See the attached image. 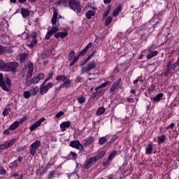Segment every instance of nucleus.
<instances>
[{
    "instance_id": "f257e3e1",
    "label": "nucleus",
    "mask_w": 179,
    "mask_h": 179,
    "mask_svg": "<svg viewBox=\"0 0 179 179\" xmlns=\"http://www.w3.org/2000/svg\"><path fill=\"white\" fill-rule=\"evenodd\" d=\"M19 64L17 62L5 63L3 60L0 61V69L6 71V72H16Z\"/></svg>"
},
{
    "instance_id": "f03ea898",
    "label": "nucleus",
    "mask_w": 179,
    "mask_h": 179,
    "mask_svg": "<svg viewBox=\"0 0 179 179\" xmlns=\"http://www.w3.org/2000/svg\"><path fill=\"white\" fill-rule=\"evenodd\" d=\"M69 7L71 10H74L77 13H80L82 12V6H80V1L77 0H69Z\"/></svg>"
},
{
    "instance_id": "7ed1b4c3",
    "label": "nucleus",
    "mask_w": 179,
    "mask_h": 179,
    "mask_svg": "<svg viewBox=\"0 0 179 179\" xmlns=\"http://www.w3.org/2000/svg\"><path fill=\"white\" fill-rule=\"evenodd\" d=\"M110 85V81H106L105 83L101 84L99 87L95 88V92L92 94V99H96V97H99L101 94L103 92V87H106Z\"/></svg>"
},
{
    "instance_id": "20e7f679",
    "label": "nucleus",
    "mask_w": 179,
    "mask_h": 179,
    "mask_svg": "<svg viewBox=\"0 0 179 179\" xmlns=\"http://www.w3.org/2000/svg\"><path fill=\"white\" fill-rule=\"evenodd\" d=\"M12 83L8 78H6L4 80L0 81V87L4 90V92H10V87Z\"/></svg>"
},
{
    "instance_id": "39448f33",
    "label": "nucleus",
    "mask_w": 179,
    "mask_h": 179,
    "mask_svg": "<svg viewBox=\"0 0 179 179\" xmlns=\"http://www.w3.org/2000/svg\"><path fill=\"white\" fill-rule=\"evenodd\" d=\"M41 146V141H36L34 143H31L29 148V153L31 156H34L37 152V149Z\"/></svg>"
},
{
    "instance_id": "423d86ee",
    "label": "nucleus",
    "mask_w": 179,
    "mask_h": 179,
    "mask_svg": "<svg viewBox=\"0 0 179 179\" xmlns=\"http://www.w3.org/2000/svg\"><path fill=\"white\" fill-rule=\"evenodd\" d=\"M97 64L94 62H90L87 64V66H83L81 69V73H88L92 69H94Z\"/></svg>"
},
{
    "instance_id": "0eeeda50",
    "label": "nucleus",
    "mask_w": 179,
    "mask_h": 179,
    "mask_svg": "<svg viewBox=\"0 0 179 179\" xmlns=\"http://www.w3.org/2000/svg\"><path fill=\"white\" fill-rule=\"evenodd\" d=\"M69 146H71V148H74V149H77V150H80V152L85 150V147L80 143L79 140L71 141L69 143Z\"/></svg>"
},
{
    "instance_id": "6e6552de",
    "label": "nucleus",
    "mask_w": 179,
    "mask_h": 179,
    "mask_svg": "<svg viewBox=\"0 0 179 179\" xmlns=\"http://www.w3.org/2000/svg\"><path fill=\"white\" fill-rule=\"evenodd\" d=\"M15 142H16V139L13 138L3 144L0 145V152H2V150H6V149H9V148H11V146L15 145Z\"/></svg>"
},
{
    "instance_id": "1a4fd4ad",
    "label": "nucleus",
    "mask_w": 179,
    "mask_h": 179,
    "mask_svg": "<svg viewBox=\"0 0 179 179\" xmlns=\"http://www.w3.org/2000/svg\"><path fill=\"white\" fill-rule=\"evenodd\" d=\"M52 86H54V83H48L45 86L41 85L40 86L41 96H44V94H45L48 92L49 89H51V87H52Z\"/></svg>"
},
{
    "instance_id": "9d476101",
    "label": "nucleus",
    "mask_w": 179,
    "mask_h": 179,
    "mask_svg": "<svg viewBox=\"0 0 179 179\" xmlns=\"http://www.w3.org/2000/svg\"><path fill=\"white\" fill-rule=\"evenodd\" d=\"M58 30H59V28H58V27L53 25L50 30H49L46 35H45V40H50V38H51V36H53L54 34H55V33H57V31H58Z\"/></svg>"
},
{
    "instance_id": "9b49d317",
    "label": "nucleus",
    "mask_w": 179,
    "mask_h": 179,
    "mask_svg": "<svg viewBox=\"0 0 179 179\" xmlns=\"http://www.w3.org/2000/svg\"><path fill=\"white\" fill-rule=\"evenodd\" d=\"M96 162H97V157H94L88 159L85 163V169H90V167H92L96 164Z\"/></svg>"
},
{
    "instance_id": "f8f14e48",
    "label": "nucleus",
    "mask_w": 179,
    "mask_h": 179,
    "mask_svg": "<svg viewBox=\"0 0 179 179\" xmlns=\"http://www.w3.org/2000/svg\"><path fill=\"white\" fill-rule=\"evenodd\" d=\"M25 69H28L27 78L29 79V78H31V76H33V72H34V65L33 64V63H29L25 66Z\"/></svg>"
},
{
    "instance_id": "ddd939ff",
    "label": "nucleus",
    "mask_w": 179,
    "mask_h": 179,
    "mask_svg": "<svg viewBox=\"0 0 179 179\" xmlns=\"http://www.w3.org/2000/svg\"><path fill=\"white\" fill-rule=\"evenodd\" d=\"M44 121H45V117H42L39 120H38L37 122H36L34 124H33L30 127H29V130L30 131H34L36 129L38 128V127H40L41 125L42 122H44Z\"/></svg>"
},
{
    "instance_id": "4468645a",
    "label": "nucleus",
    "mask_w": 179,
    "mask_h": 179,
    "mask_svg": "<svg viewBox=\"0 0 179 179\" xmlns=\"http://www.w3.org/2000/svg\"><path fill=\"white\" fill-rule=\"evenodd\" d=\"M22 160H23V157L19 156L16 160L10 163L9 167L10 169H16V167H17V166L19 165V163H20V162H22Z\"/></svg>"
},
{
    "instance_id": "2eb2a0df",
    "label": "nucleus",
    "mask_w": 179,
    "mask_h": 179,
    "mask_svg": "<svg viewBox=\"0 0 179 179\" xmlns=\"http://www.w3.org/2000/svg\"><path fill=\"white\" fill-rule=\"evenodd\" d=\"M121 83V78H118L115 83H114L110 90V93H115V90H117L118 86Z\"/></svg>"
},
{
    "instance_id": "dca6fc26",
    "label": "nucleus",
    "mask_w": 179,
    "mask_h": 179,
    "mask_svg": "<svg viewBox=\"0 0 179 179\" xmlns=\"http://www.w3.org/2000/svg\"><path fill=\"white\" fill-rule=\"evenodd\" d=\"M94 141V137L90 136L83 141V146L87 148V146H90L92 142Z\"/></svg>"
},
{
    "instance_id": "f3484780",
    "label": "nucleus",
    "mask_w": 179,
    "mask_h": 179,
    "mask_svg": "<svg viewBox=\"0 0 179 179\" xmlns=\"http://www.w3.org/2000/svg\"><path fill=\"white\" fill-rule=\"evenodd\" d=\"M71 127V122L66 121L60 124L61 131L62 132H64V131H66V129L69 128Z\"/></svg>"
},
{
    "instance_id": "a211bd4d",
    "label": "nucleus",
    "mask_w": 179,
    "mask_h": 179,
    "mask_svg": "<svg viewBox=\"0 0 179 179\" xmlns=\"http://www.w3.org/2000/svg\"><path fill=\"white\" fill-rule=\"evenodd\" d=\"M64 87L66 89H69V87H72V80H69V78L65 79L64 82H63Z\"/></svg>"
},
{
    "instance_id": "6ab92c4d",
    "label": "nucleus",
    "mask_w": 179,
    "mask_h": 179,
    "mask_svg": "<svg viewBox=\"0 0 179 179\" xmlns=\"http://www.w3.org/2000/svg\"><path fill=\"white\" fill-rule=\"evenodd\" d=\"M68 36V31L65 32H57L55 34V38H64V37H66Z\"/></svg>"
},
{
    "instance_id": "aec40b11",
    "label": "nucleus",
    "mask_w": 179,
    "mask_h": 179,
    "mask_svg": "<svg viewBox=\"0 0 179 179\" xmlns=\"http://www.w3.org/2000/svg\"><path fill=\"white\" fill-rule=\"evenodd\" d=\"M21 14L22 15V17H24V19H26V17L30 15V13L29 12V10L24 8H21Z\"/></svg>"
},
{
    "instance_id": "412c9836",
    "label": "nucleus",
    "mask_w": 179,
    "mask_h": 179,
    "mask_svg": "<svg viewBox=\"0 0 179 179\" xmlns=\"http://www.w3.org/2000/svg\"><path fill=\"white\" fill-rule=\"evenodd\" d=\"M122 9V6H121V4L118 5L117 8L113 10V16H114L115 17H117V16L120 15V13L121 12Z\"/></svg>"
},
{
    "instance_id": "4be33fe9",
    "label": "nucleus",
    "mask_w": 179,
    "mask_h": 179,
    "mask_svg": "<svg viewBox=\"0 0 179 179\" xmlns=\"http://www.w3.org/2000/svg\"><path fill=\"white\" fill-rule=\"evenodd\" d=\"M29 93H31V96H36V94L38 93V87L37 86L31 87L29 88Z\"/></svg>"
},
{
    "instance_id": "5701e85b",
    "label": "nucleus",
    "mask_w": 179,
    "mask_h": 179,
    "mask_svg": "<svg viewBox=\"0 0 179 179\" xmlns=\"http://www.w3.org/2000/svg\"><path fill=\"white\" fill-rule=\"evenodd\" d=\"M58 17V12L57 10L53 11V16L51 19V23L53 25L57 24V18Z\"/></svg>"
},
{
    "instance_id": "b1692460",
    "label": "nucleus",
    "mask_w": 179,
    "mask_h": 179,
    "mask_svg": "<svg viewBox=\"0 0 179 179\" xmlns=\"http://www.w3.org/2000/svg\"><path fill=\"white\" fill-rule=\"evenodd\" d=\"M56 3L57 5H62L65 8L69 6V0H59Z\"/></svg>"
},
{
    "instance_id": "393cba45",
    "label": "nucleus",
    "mask_w": 179,
    "mask_h": 179,
    "mask_svg": "<svg viewBox=\"0 0 179 179\" xmlns=\"http://www.w3.org/2000/svg\"><path fill=\"white\" fill-rule=\"evenodd\" d=\"M152 152H153V144L149 143L145 149V153L147 155H152Z\"/></svg>"
},
{
    "instance_id": "a878e982",
    "label": "nucleus",
    "mask_w": 179,
    "mask_h": 179,
    "mask_svg": "<svg viewBox=\"0 0 179 179\" xmlns=\"http://www.w3.org/2000/svg\"><path fill=\"white\" fill-rule=\"evenodd\" d=\"M162 97H163V93H159L152 98V101H155V103H159Z\"/></svg>"
},
{
    "instance_id": "bb28decb",
    "label": "nucleus",
    "mask_w": 179,
    "mask_h": 179,
    "mask_svg": "<svg viewBox=\"0 0 179 179\" xmlns=\"http://www.w3.org/2000/svg\"><path fill=\"white\" fill-rule=\"evenodd\" d=\"M17 127H19V122L16 121L14 122L8 128L10 131H15Z\"/></svg>"
},
{
    "instance_id": "cd10ccee",
    "label": "nucleus",
    "mask_w": 179,
    "mask_h": 179,
    "mask_svg": "<svg viewBox=\"0 0 179 179\" xmlns=\"http://www.w3.org/2000/svg\"><path fill=\"white\" fill-rule=\"evenodd\" d=\"M94 15H96V13L93 10H88L87 13H86V17L87 19H92V16H94Z\"/></svg>"
},
{
    "instance_id": "c85d7f7f",
    "label": "nucleus",
    "mask_w": 179,
    "mask_h": 179,
    "mask_svg": "<svg viewBox=\"0 0 179 179\" xmlns=\"http://www.w3.org/2000/svg\"><path fill=\"white\" fill-rule=\"evenodd\" d=\"M106 113V108L104 107H100L96 111V115H103Z\"/></svg>"
},
{
    "instance_id": "c756f323",
    "label": "nucleus",
    "mask_w": 179,
    "mask_h": 179,
    "mask_svg": "<svg viewBox=\"0 0 179 179\" xmlns=\"http://www.w3.org/2000/svg\"><path fill=\"white\" fill-rule=\"evenodd\" d=\"M31 38H32L34 44H37V33L32 32L31 34Z\"/></svg>"
},
{
    "instance_id": "7c9ffc66",
    "label": "nucleus",
    "mask_w": 179,
    "mask_h": 179,
    "mask_svg": "<svg viewBox=\"0 0 179 179\" xmlns=\"http://www.w3.org/2000/svg\"><path fill=\"white\" fill-rule=\"evenodd\" d=\"M117 155H118V152L113 151L108 157V160H113V159H114Z\"/></svg>"
},
{
    "instance_id": "2f4dec72",
    "label": "nucleus",
    "mask_w": 179,
    "mask_h": 179,
    "mask_svg": "<svg viewBox=\"0 0 179 179\" xmlns=\"http://www.w3.org/2000/svg\"><path fill=\"white\" fill-rule=\"evenodd\" d=\"M157 139H158L157 143L159 145H160V143H163V142H164V141H166V136L161 135L157 137Z\"/></svg>"
},
{
    "instance_id": "473e14b6",
    "label": "nucleus",
    "mask_w": 179,
    "mask_h": 179,
    "mask_svg": "<svg viewBox=\"0 0 179 179\" xmlns=\"http://www.w3.org/2000/svg\"><path fill=\"white\" fill-rule=\"evenodd\" d=\"M104 155H106V151L100 150L98 152L96 157H96L97 160H99V159H101V157H103Z\"/></svg>"
},
{
    "instance_id": "72a5a7b5",
    "label": "nucleus",
    "mask_w": 179,
    "mask_h": 179,
    "mask_svg": "<svg viewBox=\"0 0 179 179\" xmlns=\"http://www.w3.org/2000/svg\"><path fill=\"white\" fill-rule=\"evenodd\" d=\"M26 58H27V54L22 53L20 55V62L23 63L24 61H26Z\"/></svg>"
},
{
    "instance_id": "f704fd0d",
    "label": "nucleus",
    "mask_w": 179,
    "mask_h": 179,
    "mask_svg": "<svg viewBox=\"0 0 179 179\" xmlns=\"http://www.w3.org/2000/svg\"><path fill=\"white\" fill-rule=\"evenodd\" d=\"M78 104H83V103H85L86 101V97L81 96L78 98Z\"/></svg>"
},
{
    "instance_id": "c9c22d12",
    "label": "nucleus",
    "mask_w": 179,
    "mask_h": 179,
    "mask_svg": "<svg viewBox=\"0 0 179 179\" xmlns=\"http://www.w3.org/2000/svg\"><path fill=\"white\" fill-rule=\"evenodd\" d=\"M80 57V55H78L77 57L73 58V61L70 63V66H73L75 65L76 62H78L79 60V57Z\"/></svg>"
},
{
    "instance_id": "e433bc0d",
    "label": "nucleus",
    "mask_w": 179,
    "mask_h": 179,
    "mask_svg": "<svg viewBox=\"0 0 179 179\" xmlns=\"http://www.w3.org/2000/svg\"><path fill=\"white\" fill-rule=\"evenodd\" d=\"M77 154L75 152H70L69 155H68L69 159H76Z\"/></svg>"
},
{
    "instance_id": "4c0bfd02",
    "label": "nucleus",
    "mask_w": 179,
    "mask_h": 179,
    "mask_svg": "<svg viewBox=\"0 0 179 179\" xmlns=\"http://www.w3.org/2000/svg\"><path fill=\"white\" fill-rule=\"evenodd\" d=\"M66 78V76H58L56 78V80H57V82H64Z\"/></svg>"
},
{
    "instance_id": "58836bf2",
    "label": "nucleus",
    "mask_w": 179,
    "mask_h": 179,
    "mask_svg": "<svg viewBox=\"0 0 179 179\" xmlns=\"http://www.w3.org/2000/svg\"><path fill=\"white\" fill-rule=\"evenodd\" d=\"M113 22V17L108 16L105 22V26H108Z\"/></svg>"
},
{
    "instance_id": "ea45409f",
    "label": "nucleus",
    "mask_w": 179,
    "mask_h": 179,
    "mask_svg": "<svg viewBox=\"0 0 179 179\" xmlns=\"http://www.w3.org/2000/svg\"><path fill=\"white\" fill-rule=\"evenodd\" d=\"M31 96V94L30 91H25L23 93V96L24 97V99H30Z\"/></svg>"
},
{
    "instance_id": "a19ab883",
    "label": "nucleus",
    "mask_w": 179,
    "mask_h": 179,
    "mask_svg": "<svg viewBox=\"0 0 179 179\" xmlns=\"http://www.w3.org/2000/svg\"><path fill=\"white\" fill-rule=\"evenodd\" d=\"M75 58V51L72 50L69 53V60L72 61Z\"/></svg>"
},
{
    "instance_id": "79ce46f5",
    "label": "nucleus",
    "mask_w": 179,
    "mask_h": 179,
    "mask_svg": "<svg viewBox=\"0 0 179 179\" xmlns=\"http://www.w3.org/2000/svg\"><path fill=\"white\" fill-rule=\"evenodd\" d=\"M117 139H118V135L115 134L113 136H112V137L110 138L109 143H113V142H115V141H117Z\"/></svg>"
},
{
    "instance_id": "37998d69",
    "label": "nucleus",
    "mask_w": 179,
    "mask_h": 179,
    "mask_svg": "<svg viewBox=\"0 0 179 179\" xmlns=\"http://www.w3.org/2000/svg\"><path fill=\"white\" fill-rule=\"evenodd\" d=\"M4 54H5V55H10L13 54V50L10 48H9V49L5 48Z\"/></svg>"
},
{
    "instance_id": "c03bdc74",
    "label": "nucleus",
    "mask_w": 179,
    "mask_h": 179,
    "mask_svg": "<svg viewBox=\"0 0 179 179\" xmlns=\"http://www.w3.org/2000/svg\"><path fill=\"white\" fill-rule=\"evenodd\" d=\"M40 82V80H38V77L36 76L34 77L31 80H30V83H34V84H37Z\"/></svg>"
},
{
    "instance_id": "a18cd8bd",
    "label": "nucleus",
    "mask_w": 179,
    "mask_h": 179,
    "mask_svg": "<svg viewBox=\"0 0 179 179\" xmlns=\"http://www.w3.org/2000/svg\"><path fill=\"white\" fill-rule=\"evenodd\" d=\"M106 141H107V138L101 137L99 138V145H104V143H106Z\"/></svg>"
},
{
    "instance_id": "49530a36",
    "label": "nucleus",
    "mask_w": 179,
    "mask_h": 179,
    "mask_svg": "<svg viewBox=\"0 0 179 179\" xmlns=\"http://www.w3.org/2000/svg\"><path fill=\"white\" fill-rule=\"evenodd\" d=\"M111 11V7H108L106 12L103 13V17L106 19L107 16L110 14V12Z\"/></svg>"
},
{
    "instance_id": "de8ad7c7",
    "label": "nucleus",
    "mask_w": 179,
    "mask_h": 179,
    "mask_svg": "<svg viewBox=\"0 0 179 179\" xmlns=\"http://www.w3.org/2000/svg\"><path fill=\"white\" fill-rule=\"evenodd\" d=\"M71 177H74V178H78L79 179V175L76 173H72L70 175H68V178H71Z\"/></svg>"
},
{
    "instance_id": "09e8293b",
    "label": "nucleus",
    "mask_w": 179,
    "mask_h": 179,
    "mask_svg": "<svg viewBox=\"0 0 179 179\" xmlns=\"http://www.w3.org/2000/svg\"><path fill=\"white\" fill-rule=\"evenodd\" d=\"M96 54L95 52H93L92 53H91L86 59L85 60H87V62H89V61H90V59H92V58H93V57H94V55Z\"/></svg>"
},
{
    "instance_id": "8fccbe9b",
    "label": "nucleus",
    "mask_w": 179,
    "mask_h": 179,
    "mask_svg": "<svg viewBox=\"0 0 179 179\" xmlns=\"http://www.w3.org/2000/svg\"><path fill=\"white\" fill-rule=\"evenodd\" d=\"M96 54L95 52H93L92 53H91L86 59L85 60H87V62H89V61H90V59H92V58H93V57H94V55Z\"/></svg>"
},
{
    "instance_id": "3c124183",
    "label": "nucleus",
    "mask_w": 179,
    "mask_h": 179,
    "mask_svg": "<svg viewBox=\"0 0 179 179\" xmlns=\"http://www.w3.org/2000/svg\"><path fill=\"white\" fill-rule=\"evenodd\" d=\"M172 66L173 69L174 68H177V66H179V57H178L176 62L173 64H172Z\"/></svg>"
},
{
    "instance_id": "603ef678",
    "label": "nucleus",
    "mask_w": 179,
    "mask_h": 179,
    "mask_svg": "<svg viewBox=\"0 0 179 179\" xmlns=\"http://www.w3.org/2000/svg\"><path fill=\"white\" fill-rule=\"evenodd\" d=\"M87 52V49L86 48H85L80 52L78 55H86V53Z\"/></svg>"
},
{
    "instance_id": "864d4df0",
    "label": "nucleus",
    "mask_w": 179,
    "mask_h": 179,
    "mask_svg": "<svg viewBox=\"0 0 179 179\" xmlns=\"http://www.w3.org/2000/svg\"><path fill=\"white\" fill-rule=\"evenodd\" d=\"M37 77L39 81L43 80V79H44V73H40Z\"/></svg>"
},
{
    "instance_id": "5fc2aeb1",
    "label": "nucleus",
    "mask_w": 179,
    "mask_h": 179,
    "mask_svg": "<svg viewBox=\"0 0 179 179\" xmlns=\"http://www.w3.org/2000/svg\"><path fill=\"white\" fill-rule=\"evenodd\" d=\"M171 71V69L167 67L166 69V71L164 72L165 76H169V74L170 73V71Z\"/></svg>"
},
{
    "instance_id": "6e6d98bb",
    "label": "nucleus",
    "mask_w": 179,
    "mask_h": 179,
    "mask_svg": "<svg viewBox=\"0 0 179 179\" xmlns=\"http://www.w3.org/2000/svg\"><path fill=\"white\" fill-rule=\"evenodd\" d=\"M27 147L26 145L24 146H22V147H20L17 149V152H23V150H25V149L27 148Z\"/></svg>"
},
{
    "instance_id": "4d7b16f0",
    "label": "nucleus",
    "mask_w": 179,
    "mask_h": 179,
    "mask_svg": "<svg viewBox=\"0 0 179 179\" xmlns=\"http://www.w3.org/2000/svg\"><path fill=\"white\" fill-rule=\"evenodd\" d=\"M62 115H64V112L60 111L55 115V117H56V118H59V117H62Z\"/></svg>"
},
{
    "instance_id": "13d9d810",
    "label": "nucleus",
    "mask_w": 179,
    "mask_h": 179,
    "mask_svg": "<svg viewBox=\"0 0 179 179\" xmlns=\"http://www.w3.org/2000/svg\"><path fill=\"white\" fill-rule=\"evenodd\" d=\"M2 114L3 117H5L6 115H8V114H9V109L8 108L4 109Z\"/></svg>"
},
{
    "instance_id": "bf43d9fd",
    "label": "nucleus",
    "mask_w": 179,
    "mask_h": 179,
    "mask_svg": "<svg viewBox=\"0 0 179 179\" xmlns=\"http://www.w3.org/2000/svg\"><path fill=\"white\" fill-rule=\"evenodd\" d=\"M3 52L5 53V47L0 45V55H1V54H3Z\"/></svg>"
},
{
    "instance_id": "052dcab7",
    "label": "nucleus",
    "mask_w": 179,
    "mask_h": 179,
    "mask_svg": "<svg viewBox=\"0 0 179 179\" xmlns=\"http://www.w3.org/2000/svg\"><path fill=\"white\" fill-rule=\"evenodd\" d=\"M155 50H156V46L155 45H152L148 51L149 52H152V51H155Z\"/></svg>"
},
{
    "instance_id": "680f3d73",
    "label": "nucleus",
    "mask_w": 179,
    "mask_h": 179,
    "mask_svg": "<svg viewBox=\"0 0 179 179\" xmlns=\"http://www.w3.org/2000/svg\"><path fill=\"white\" fill-rule=\"evenodd\" d=\"M81 80H83V78L78 76L76 78L75 81L76 83H80Z\"/></svg>"
},
{
    "instance_id": "e2e57ef3",
    "label": "nucleus",
    "mask_w": 179,
    "mask_h": 179,
    "mask_svg": "<svg viewBox=\"0 0 179 179\" xmlns=\"http://www.w3.org/2000/svg\"><path fill=\"white\" fill-rule=\"evenodd\" d=\"M5 174H6V170L5 169H0V175L5 176Z\"/></svg>"
},
{
    "instance_id": "0e129e2a",
    "label": "nucleus",
    "mask_w": 179,
    "mask_h": 179,
    "mask_svg": "<svg viewBox=\"0 0 179 179\" xmlns=\"http://www.w3.org/2000/svg\"><path fill=\"white\" fill-rule=\"evenodd\" d=\"M150 52L151 53V55H152V57H156V55H157V54H159V52H157V50L152 51Z\"/></svg>"
},
{
    "instance_id": "69168bd1",
    "label": "nucleus",
    "mask_w": 179,
    "mask_h": 179,
    "mask_svg": "<svg viewBox=\"0 0 179 179\" xmlns=\"http://www.w3.org/2000/svg\"><path fill=\"white\" fill-rule=\"evenodd\" d=\"M106 178L107 179H115V176L113 174H110V175L106 176Z\"/></svg>"
},
{
    "instance_id": "338daca9",
    "label": "nucleus",
    "mask_w": 179,
    "mask_h": 179,
    "mask_svg": "<svg viewBox=\"0 0 179 179\" xmlns=\"http://www.w3.org/2000/svg\"><path fill=\"white\" fill-rule=\"evenodd\" d=\"M10 129H9V128L8 129H6L3 131V135H9V134H10Z\"/></svg>"
},
{
    "instance_id": "774afa93",
    "label": "nucleus",
    "mask_w": 179,
    "mask_h": 179,
    "mask_svg": "<svg viewBox=\"0 0 179 179\" xmlns=\"http://www.w3.org/2000/svg\"><path fill=\"white\" fill-rule=\"evenodd\" d=\"M146 58L147 59H152V58H153L152 53L150 52L148 55H147Z\"/></svg>"
}]
</instances>
